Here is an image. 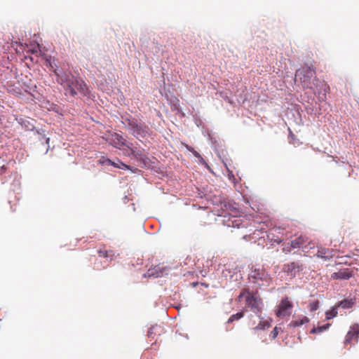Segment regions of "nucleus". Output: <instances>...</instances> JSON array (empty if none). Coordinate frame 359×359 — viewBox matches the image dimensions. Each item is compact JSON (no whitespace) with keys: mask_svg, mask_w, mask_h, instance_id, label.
Here are the masks:
<instances>
[{"mask_svg":"<svg viewBox=\"0 0 359 359\" xmlns=\"http://www.w3.org/2000/svg\"><path fill=\"white\" fill-rule=\"evenodd\" d=\"M51 67L57 76V83L63 86L67 95L74 97L78 93L83 95L88 94V87L82 79L75 78L70 72H58L52 65Z\"/></svg>","mask_w":359,"mask_h":359,"instance_id":"f257e3e1","label":"nucleus"},{"mask_svg":"<svg viewBox=\"0 0 359 359\" xmlns=\"http://www.w3.org/2000/svg\"><path fill=\"white\" fill-rule=\"evenodd\" d=\"M296 79H299L303 88L312 89L313 86L317 85L315 81H317L316 76V69L313 66L306 65L302 69H299L295 73Z\"/></svg>","mask_w":359,"mask_h":359,"instance_id":"f03ea898","label":"nucleus"},{"mask_svg":"<svg viewBox=\"0 0 359 359\" xmlns=\"http://www.w3.org/2000/svg\"><path fill=\"white\" fill-rule=\"evenodd\" d=\"M243 297L245 298L246 307L259 315L263 310V302L262 298L257 293L251 292L248 289H243L239 294L238 299L240 301Z\"/></svg>","mask_w":359,"mask_h":359,"instance_id":"7ed1b4c3","label":"nucleus"},{"mask_svg":"<svg viewBox=\"0 0 359 359\" xmlns=\"http://www.w3.org/2000/svg\"><path fill=\"white\" fill-rule=\"evenodd\" d=\"M249 280L260 288L268 287L271 283V278L263 267H252L249 273Z\"/></svg>","mask_w":359,"mask_h":359,"instance_id":"20e7f679","label":"nucleus"},{"mask_svg":"<svg viewBox=\"0 0 359 359\" xmlns=\"http://www.w3.org/2000/svg\"><path fill=\"white\" fill-rule=\"evenodd\" d=\"M123 123L137 138L144 137L149 133V128L144 123L139 122L135 118H127Z\"/></svg>","mask_w":359,"mask_h":359,"instance_id":"39448f33","label":"nucleus"},{"mask_svg":"<svg viewBox=\"0 0 359 359\" xmlns=\"http://www.w3.org/2000/svg\"><path fill=\"white\" fill-rule=\"evenodd\" d=\"M292 303L288 297L283 298L276 311V315L280 318H284L290 316L292 309Z\"/></svg>","mask_w":359,"mask_h":359,"instance_id":"423d86ee","label":"nucleus"},{"mask_svg":"<svg viewBox=\"0 0 359 359\" xmlns=\"http://www.w3.org/2000/svg\"><path fill=\"white\" fill-rule=\"evenodd\" d=\"M359 338V325L354 323L350 327V330L346 335L344 344L357 343Z\"/></svg>","mask_w":359,"mask_h":359,"instance_id":"0eeeda50","label":"nucleus"},{"mask_svg":"<svg viewBox=\"0 0 359 359\" xmlns=\"http://www.w3.org/2000/svg\"><path fill=\"white\" fill-rule=\"evenodd\" d=\"M303 269V264L296 262H292L283 266V271L292 278L295 277Z\"/></svg>","mask_w":359,"mask_h":359,"instance_id":"6e6552de","label":"nucleus"},{"mask_svg":"<svg viewBox=\"0 0 359 359\" xmlns=\"http://www.w3.org/2000/svg\"><path fill=\"white\" fill-rule=\"evenodd\" d=\"M169 272V269L165 266L161 265H156L154 267H151L147 271L145 276L158 278L167 275Z\"/></svg>","mask_w":359,"mask_h":359,"instance_id":"1a4fd4ad","label":"nucleus"},{"mask_svg":"<svg viewBox=\"0 0 359 359\" xmlns=\"http://www.w3.org/2000/svg\"><path fill=\"white\" fill-rule=\"evenodd\" d=\"M107 141L113 147L121 149L122 147L125 146L126 144V140L123 137L118 133H113L109 135L107 137Z\"/></svg>","mask_w":359,"mask_h":359,"instance_id":"9d476101","label":"nucleus"},{"mask_svg":"<svg viewBox=\"0 0 359 359\" xmlns=\"http://www.w3.org/2000/svg\"><path fill=\"white\" fill-rule=\"evenodd\" d=\"M308 241V238L305 236L301 235L296 239L291 241L290 248L285 247L283 248L284 252H290L291 248H303L304 244Z\"/></svg>","mask_w":359,"mask_h":359,"instance_id":"9b49d317","label":"nucleus"},{"mask_svg":"<svg viewBox=\"0 0 359 359\" xmlns=\"http://www.w3.org/2000/svg\"><path fill=\"white\" fill-rule=\"evenodd\" d=\"M353 276L349 269H344L332 274V278L334 280H348Z\"/></svg>","mask_w":359,"mask_h":359,"instance_id":"f8f14e48","label":"nucleus"},{"mask_svg":"<svg viewBox=\"0 0 359 359\" xmlns=\"http://www.w3.org/2000/svg\"><path fill=\"white\" fill-rule=\"evenodd\" d=\"M316 256L320 258H323L325 260L330 259L334 257L333 250L325 248L323 247H319L318 248V252L316 253Z\"/></svg>","mask_w":359,"mask_h":359,"instance_id":"ddd939ff","label":"nucleus"},{"mask_svg":"<svg viewBox=\"0 0 359 359\" xmlns=\"http://www.w3.org/2000/svg\"><path fill=\"white\" fill-rule=\"evenodd\" d=\"M309 322V319L306 316H302L301 318H299L298 319L292 320L290 323L289 326L292 327H296L301 326V325H302L305 323H307Z\"/></svg>","mask_w":359,"mask_h":359,"instance_id":"4468645a","label":"nucleus"},{"mask_svg":"<svg viewBox=\"0 0 359 359\" xmlns=\"http://www.w3.org/2000/svg\"><path fill=\"white\" fill-rule=\"evenodd\" d=\"M355 304L354 299H344L343 301H341L337 304V307H341L344 309H350L351 308L353 304Z\"/></svg>","mask_w":359,"mask_h":359,"instance_id":"2eb2a0df","label":"nucleus"},{"mask_svg":"<svg viewBox=\"0 0 359 359\" xmlns=\"http://www.w3.org/2000/svg\"><path fill=\"white\" fill-rule=\"evenodd\" d=\"M98 255L101 257L109 258L112 259L114 257V253L111 250H107L104 249H100L98 250Z\"/></svg>","mask_w":359,"mask_h":359,"instance_id":"dca6fc26","label":"nucleus"},{"mask_svg":"<svg viewBox=\"0 0 359 359\" xmlns=\"http://www.w3.org/2000/svg\"><path fill=\"white\" fill-rule=\"evenodd\" d=\"M330 325H331L330 323H327L325 325H323L321 326H318L316 327H314L313 328L311 329V333H313V334L320 333L322 332L327 330L330 327Z\"/></svg>","mask_w":359,"mask_h":359,"instance_id":"f3484780","label":"nucleus"},{"mask_svg":"<svg viewBox=\"0 0 359 359\" xmlns=\"http://www.w3.org/2000/svg\"><path fill=\"white\" fill-rule=\"evenodd\" d=\"M337 306L336 305L334 307H333L331 310L327 311L325 313L326 319L330 320L332 319L337 316Z\"/></svg>","mask_w":359,"mask_h":359,"instance_id":"a211bd4d","label":"nucleus"},{"mask_svg":"<svg viewBox=\"0 0 359 359\" xmlns=\"http://www.w3.org/2000/svg\"><path fill=\"white\" fill-rule=\"evenodd\" d=\"M271 324L267 320H262L255 327V330H265L266 327H269Z\"/></svg>","mask_w":359,"mask_h":359,"instance_id":"6ab92c4d","label":"nucleus"},{"mask_svg":"<svg viewBox=\"0 0 359 359\" xmlns=\"http://www.w3.org/2000/svg\"><path fill=\"white\" fill-rule=\"evenodd\" d=\"M231 225L234 227L236 226V227L239 228L240 226H241V227L245 226V225H242L241 219L238 217H233L231 219Z\"/></svg>","mask_w":359,"mask_h":359,"instance_id":"aec40b11","label":"nucleus"},{"mask_svg":"<svg viewBox=\"0 0 359 359\" xmlns=\"http://www.w3.org/2000/svg\"><path fill=\"white\" fill-rule=\"evenodd\" d=\"M244 316V313L243 311L238 312L236 314L232 315L229 319L227 323H231L234 320H238Z\"/></svg>","mask_w":359,"mask_h":359,"instance_id":"412c9836","label":"nucleus"},{"mask_svg":"<svg viewBox=\"0 0 359 359\" xmlns=\"http://www.w3.org/2000/svg\"><path fill=\"white\" fill-rule=\"evenodd\" d=\"M133 155L142 161H144V158H146L145 156L142 154V151L139 149H131Z\"/></svg>","mask_w":359,"mask_h":359,"instance_id":"4be33fe9","label":"nucleus"},{"mask_svg":"<svg viewBox=\"0 0 359 359\" xmlns=\"http://www.w3.org/2000/svg\"><path fill=\"white\" fill-rule=\"evenodd\" d=\"M187 148L189 151L192 152V154L194 155V156L198 158L200 161H203V158H202L201 154L198 151H196L194 148H192L191 147H189V146H187Z\"/></svg>","mask_w":359,"mask_h":359,"instance_id":"5701e85b","label":"nucleus"},{"mask_svg":"<svg viewBox=\"0 0 359 359\" xmlns=\"http://www.w3.org/2000/svg\"><path fill=\"white\" fill-rule=\"evenodd\" d=\"M319 302L317 300L316 302H311L309 304V309L311 311H314L318 308Z\"/></svg>","mask_w":359,"mask_h":359,"instance_id":"b1692460","label":"nucleus"},{"mask_svg":"<svg viewBox=\"0 0 359 359\" xmlns=\"http://www.w3.org/2000/svg\"><path fill=\"white\" fill-rule=\"evenodd\" d=\"M108 162L110 165H114V167L119 168H128V166L123 163H121V166L117 165L116 163H113L111 160L108 159Z\"/></svg>","mask_w":359,"mask_h":359,"instance_id":"393cba45","label":"nucleus"},{"mask_svg":"<svg viewBox=\"0 0 359 359\" xmlns=\"http://www.w3.org/2000/svg\"><path fill=\"white\" fill-rule=\"evenodd\" d=\"M278 334V327H275L271 332V337L272 339H275Z\"/></svg>","mask_w":359,"mask_h":359,"instance_id":"a878e982","label":"nucleus"},{"mask_svg":"<svg viewBox=\"0 0 359 359\" xmlns=\"http://www.w3.org/2000/svg\"><path fill=\"white\" fill-rule=\"evenodd\" d=\"M39 50V45H34L32 49H29V52H31L33 54H37Z\"/></svg>","mask_w":359,"mask_h":359,"instance_id":"bb28decb","label":"nucleus"},{"mask_svg":"<svg viewBox=\"0 0 359 359\" xmlns=\"http://www.w3.org/2000/svg\"><path fill=\"white\" fill-rule=\"evenodd\" d=\"M43 139H45V141H46V144H47V148H46V152H48V149H49V141H50V138L49 137H46L45 135L43 136Z\"/></svg>","mask_w":359,"mask_h":359,"instance_id":"cd10ccee","label":"nucleus"},{"mask_svg":"<svg viewBox=\"0 0 359 359\" xmlns=\"http://www.w3.org/2000/svg\"><path fill=\"white\" fill-rule=\"evenodd\" d=\"M330 89L329 86H327L326 84L325 85V88H324V91H325V93L323 94V96L325 97V93L326 92Z\"/></svg>","mask_w":359,"mask_h":359,"instance_id":"c85d7f7f","label":"nucleus"},{"mask_svg":"<svg viewBox=\"0 0 359 359\" xmlns=\"http://www.w3.org/2000/svg\"><path fill=\"white\" fill-rule=\"evenodd\" d=\"M283 241V238L274 239V241L278 243H280Z\"/></svg>","mask_w":359,"mask_h":359,"instance_id":"c756f323","label":"nucleus"},{"mask_svg":"<svg viewBox=\"0 0 359 359\" xmlns=\"http://www.w3.org/2000/svg\"><path fill=\"white\" fill-rule=\"evenodd\" d=\"M151 334V331H149L148 335L150 336Z\"/></svg>","mask_w":359,"mask_h":359,"instance_id":"7c9ffc66","label":"nucleus"},{"mask_svg":"<svg viewBox=\"0 0 359 359\" xmlns=\"http://www.w3.org/2000/svg\"><path fill=\"white\" fill-rule=\"evenodd\" d=\"M276 231L280 230V228L275 229Z\"/></svg>","mask_w":359,"mask_h":359,"instance_id":"2f4dec72","label":"nucleus"}]
</instances>
